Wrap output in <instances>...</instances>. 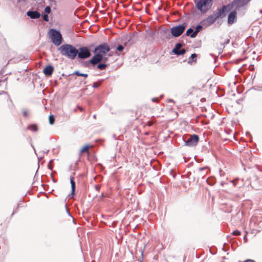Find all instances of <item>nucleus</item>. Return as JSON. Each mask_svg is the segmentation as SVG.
<instances>
[{"instance_id":"obj_2","label":"nucleus","mask_w":262,"mask_h":262,"mask_svg":"<svg viewBox=\"0 0 262 262\" xmlns=\"http://www.w3.org/2000/svg\"><path fill=\"white\" fill-rule=\"evenodd\" d=\"M229 0H217V4L221 5L222 7L214 12L216 17L219 18H223L226 16V14L229 12Z\"/></svg>"},{"instance_id":"obj_1","label":"nucleus","mask_w":262,"mask_h":262,"mask_svg":"<svg viewBox=\"0 0 262 262\" xmlns=\"http://www.w3.org/2000/svg\"><path fill=\"white\" fill-rule=\"evenodd\" d=\"M58 50L62 55L72 60L74 59L78 54V50L70 44L63 45Z\"/></svg>"},{"instance_id":"obj_24","label":"nucleus","mask_w":262,"mask_h":262,"mask_svg":"<svg viewBox=\"0 0 262 262\" xmlns=\"http://www.w3.org/2000/svg\"><path fill=\"white\" fill-rule=\"evenodd\" d=\"M74 74L77 75V76H83V77H88V74H82V73H80L78 71H76L74 73Z\"/></svg>"},{"instance_id":"obj_22","label":"nucleus","mask_w":262,"mask_h":262,"mask_svg":"<svg viewBox=\"0 0 262 262\" xmlns=\"http://www.w3.org/2000/svg\"><path fill=\"white\" fill-rule=\"evenodd\" d=\"M98 68L100 70H104L106 67V64L104 63H101L98 65Z\"/></svg>"},{"instance_id":"obj_29","label":"nucleus","mask_w":262,"mask_h":262,"mask_svg":"<svg viewBox=\"0 0 262 262\" xmlns=\"http://www.w3.org/2000/svg\"><path fill=\"white\" fill-rule=\"evenodd\" d=\"M123 48H123V47L122 45H119L117 47V49L119 51H122L123 50Z\"/></svg>"},{"instance_id":"obj_17","label":"nucleus","mask_w":262,"mask_h":262,"mask_svg":"<svg viewBox=\"0 0 262 262\" xmlns=\"http://www.w3.org/2000/svg\"><path fill=\"white\" fill-rule=\"evenodd\" d=\"M203 27V25H202V26L198 25L197 27H196V29H195V30L194 31V32H193V33H192V34L190 35V37L192 38L195 37L196 36L197 34L202 29Z\"/></svg>"},{"instance_id":"obj_4","label":"nucleus","mask_w":262,"mask_h":262,"mask_svg":"<svg viewBox=\"0 0 262 262\" xmlns=\"http://www.w3.org/2000/svg\"><path fill=\"white\" fill-rule=\"evenodd\" d=\"M212 6V0H199L196 3V7L202 13H206Z\"/></svg>"},{"instance_id":"obj_26","label":"nucleus","mask_w":262,"mask_h":262,"mask_svg":"<svg viewBox=\"0 0 262 262\" xmlns=\"http://www.w3.org/2000/svg\"><path fill=\"white\" fill-rule=\"evenodd\" d=\"M234 89H235V91H233V90L231 91V92L233 93L232 94V96H235V92H237V94L238 95H239L240 93L239 92H238V91H237V86H235Z\"/></svg>"},{"instance_id":"obj_3","label":"nucleus","mask_w":262,"mask_h":262,"mask_svg":"<svg viewBox=\"0 0 262 262\" xmlns=\"http://www.w3.org/2000/svg\"><path fill=\"white\" fill-rule=\"evenodd\" d=\"M49 37L52 43L56 46H59L62 42V35L59 31L51 29L49 32Z\"/></svg>"},{"instance_id":"obj_32","label":"nucleus","mask_w":262,"mask_h":262,"mask_svg":"<svg viewBox=\"0 0 262 262\" xmlns=\"http://www.w3.org/2000/svg\"><path fill=\"white\" fill-rule=\"evenodd\" d=\"M191 57L192 58H196V54H192L191 56Z\"/></svg>"},{"instance_id":"obj_28","label":"nucleus","mask_w":262,"mask_h":262,"mask_svg":"<svg viewBox=\"0 0 262 262\" xmlns=\"http://www.w3.org/2000/svg\"><path fill=\"white\" fill-rule=\"evenodd\" d=\"M42 17H43V19H44V20H45L46 21H49V17L48 15V14H43L42 15Z\"/></svg>"},{"instance_id":"obj_20","label":"nucleus","mask_w":262,"mask_h":262,"mask_svg":"<svg viewBox=\"0 0 262 262\" xmlns=\"http://www.w3.org/2000/svg\"><path fill=\"white\" fill-rule=\"evenodd\" d=\"M28 128L34 132H36L37 130V127L35 125H31L28 126Z\"/></svg>"},{"instance_id":"obj_19","label":"nucleus","mask_w":262,"mask_h":262,"mask_svg":"<svg viewBox=\"0 0 262 262\" xmlns=\"http://www.w3.org/2000/svg\"><path fill=\"white\" fill-rule=\"evenodd\" d=\"M70 182L71 184L72 193H74L75 189V183L72 178H71L70 179Z\"/></svg>"},{"instance_id":"obj_21","label":"nucleus","mask_w":262,"mask_h":262,"mask_svg":"<svg viewBox=\"0 0 262 262\" xmlns=\"http://www.w3.org/2000/svg\"><path fill=\"white\" fill-rule=\"evenodd\" d=\"M232 234V235L237 236L241 234V232L237 230L233 231L231 233H230V235ZM231 238V237L230 236V239ZM231 241H230V243Z\"/></svg>"},{"instance_id":"obj_5","label":"nucleus","mask_w":262,"mask_h":262,"mask_svg":"<svg viewBox=\"0 0 262 262\" xmlns=\"http://www.w3.org/2000/svg\"><path fill=\"white\" fill-rule=\"evenodd\" d=\"M251 0H233L230 3V10L234 9L236 10L239 11L242 9L245 10V6L248 5Z\"/></svg>"},{"instance_id":"obj_27","label":"nucleus","mask_w":262,"mask_h":262,"mask_svg":"<svg viewBox=\"0 0 262 262\" xmlns=\"http://www.w3.org/2000/svg\"><path fill=\"white\" fill-rule=\"evenodd\" d=\"M45 12L46 14H49L51 12V8L49 6H47L45 9Z\"/></svg>"},{"instance_id":"obj_31","label":"nucleus","mask_w":262,"mask_h":262,"mask_svg":"<svg viewBox=\"0 0 262 262\" xmlns=\"http://www.w3.org/2000/svg\"><path fill=\"white\" fill-rule=\"evenodd\" d=\"M27 114H28V112L27 111H24L23 112V115L25 117H27Z\"/></svg>"},{"instance_id":"obj_34","label":"nucleus","mask_w":262,"mask_h":262,"mask_svg":"<svg viewBox=\"0 0 262 262\" xmlns=\"http://www.w3.org/2000/svg\"><path fill=\"white\" fill-rule=\"evenodd\" d=\"M234 80L233 81V83L234 84V85H235V83H236V81H235V75H234Z\"/></svg>"},{"instance_id":"obj_39","label":"nucleus","mask_w":262,"mask_h":262,"mask_svg":"<svg viewBox=\"0 0 262 262\" xmlns=\"http://www.w3.org/2000/svg\"><path fill=\"white\" fill-rule=\"evenodd\" d=\"M260 12L261 13H262V10H261V11H260Z\"/></svg>"},{"instance_id":"obj_12","label":"nucleus","mask_w":262,"mask_h":262,"mask_svg":"<svg viewBox=\"0 0 262 262\" xmlns=\"http://www.w3.org/2000/svg\"><path fill=\"white\" fill-rule=\"evenodd\" d=\"M103 59V57L101 56L100 55L96 54L94 56V57L90 60V62L93 64H96L99 62L101 61Z\"/></svg>"},{"instance_id":"obj_15","label":"nucleus","mask_w":262,"mask_h":262,"mask_svg":"<svg viewBox=\"0 0 262 262\" xmlns=\"http://www.w3.org/2000/svg\"><path fill=\"white\" fill-rule=\"evenodd\" d=\"M54 71V68L52 66H47L44 69H43V73L46 76H51L53 72Z\"/></svg>"},{"instance_id":"obj_30","label":"nucleus","mask_w":262,"mask_h":262,"mask_svg":"<svg viewBox=\"0 0 262 262\" xmlns=\"http://www.w3.org/2000/svg\"><path fill=\"white\" fill-rule=\"evenodd\" d=\"M99 83H97V82H94V83H93V86L94 88H98V87L99 86Z\"/></svg>"},{"instance_id":"obj_36","label":"nucleus","mask_w":262,"mask_h":262,"mask_svg":"<svg viewBox=\"0 0 262 262\" xmlns=\"http://www.w3.org/2000/svg\"><path fill=\"white\" fill-rule=\"evenodd\" d=\"M228 23H229V15L228 16Z\"/></svg>"},{"instance_id":"obj_37","label":"nucleus","mask_w":262,"mask_h":262,"mask_svg":"<svg viewBox=\"0 0 262 262\" xmlns=\"http://www.w3.org/2000/svg\"><path fill=\"white\" fill-rule=\"evenodd\" d=\"M246 134H247V135H249V136H251V135H250V134L249 133L247 132Z\"/></svg>"},{"instance_id":"obj_33","label":"nucleus","mask_w":262,"mask_h":262,"mask_svg":"<svg viewBox=\"0 0 262 262\" xmlns=\"http://www.w3.org/2000/svg\"><path fill=\"white\" fill-rule=\"evenodd\" d=\"M1 82H2V81L0 82V85H1ZM3 83L4 84L5 82H3ZM4 92V91H3V90L0 91V94H3Z\"/></svg>"},{"instance_id":"obj_25","label":"nucleus","mask_w":262,"mask_h":262,"mask_svg":"<svg viewBox=\"0 0 262 262\" xmlns=\"http://www.w3.org/2000/svg\"><path fill=\"white\" fill-rule=\"evenodd\" d=\"M194 32V31H193V30L192 28H189L186 31V35L190 36V35L192 34V33H193Z\"/></svg>"},{"instance_id":"obj_23","label":"nucleus","mask_w":262,"mask_h":262,"mask_svg":"<svg viewBox=\"0 0 262 262\" xmlns=\"http://www.w3.org/2000/svg\"><path fill=\"white\" fill-rule=\"evenodd\" d=\"M49 122L51 124H53L55 121V118L53 115H51L49 116Z\"/></svg>"},{"instance_id":"obj_38","label":"nucleus","mask_w":262,"mask_h":262,"mask_svg":"<svg viewBox=\"0 0 262 262\" xmlns=\"http://www.w3.org/2000/svg\"><path fill=\"white\" fill-rule=\"evenodd\" d=\"M233 139H234L236 140V139H235V135H234V136H233Z\"/></svg>"},{"instance_id":"obj_7","label":"nucleus","mask_w":262,"mask_h":262,"mask_svg":"<svg viewBox=\"0 0 262 262\" xmlns=\"http://www.w3.org/2000/svg\"><path fill=\"white\" fill-rule=\"evenodd\" d=\"M110 51V48L106 43L99 45L95 49V52L103 57V55Z\"/></svg>"},{"instance_id":"obj_10","label":"nucleus","mask_w":262,"mask_h":262,"mask_svg":"<svg viewBox=\"0 0 262 262\" xmlns=\"http://www.w3.org/2000/svg\"><path fill=\"white\" fill-rule=\"evenodd\" d=\"M199 138L198 135L191 136L185 142V145L188 146H193L197 145Z\"/></svg>"},{"instance_id":"obj_16","label":"nucleus","mask_w":262,"mask_h":262,"mask_svg":"<svg viewBox=\"0 0 262 262\" xmlns=\"http://www.w3.org/2000/svg\"><path fill=\"white\" fill-rule=\"evenodd\" d=\"M230 183H232L233 186H237L238 188H240L243 185L242 182H239V179H236L234 180H230Z\"/></svg>"},{"instance_id":"obj_35","label":"nucleus","mask_w":262,"mask_h":262,"mask_svg":"<svg viewBox=\"0 0 262 262\" xmlns=\"http://www.w3.org/2000/svg\"><path fill=\"white\" fill-rule=\"evenodd\" d=\"M157 98H153L152 99V101L154 102H157Z\"/></svg>"},{"instance_id":"obj_14","label":"nucleus","mask_w":262,"mask_h":262,"mask_svg":"<svg viewBox=\"0 0 262 262\" xmlns=\"http://www.w3.org/2000/svg\"><path fill=\"white\" fill-rule=\"evenodd\" d=\"M237 10L234 9L230 11V25L235 23L237 20Z\"/></svg>"},{"instance_id":"obj_11","label":"nucleus","mask_w":262,"mask_h":262,"mask_svg":"<svg viewBox=\"0 0 262 262\" xmlns=\"http://www.w3.org/2000/svg\"><path fill=\"white\" fill-rule=\"evenodd\" d=\"M182 44L178 43L176 44L175 48L173 50V52L177 55H183L184 54L186 50L184 49H181Z\"/></svg>"},{"instance_id":"obj_6","label":"nucleus","mask_w":262,"mask_h":262,"mask_svg":"<svg viewBox=\"0 0 262 262\" xmlns=\"http://www.w3.org/2000/svg\"><path fill=\"white\" fill-rule=\"evenodd\" d=\"M185 29V26L184 25H180L172 27L171 29V33L172 36L178 37L183 33Z\"/></svg>"},{"instance_id":"obj_8","label":"nucleus","mask_w":262,"mask_h":262,"mask_svg":"<svg viewBox=\"0 0 262 262\" xmlns=\"http://www.w3.org/2000/svg\"><path fill=\"white\" fill-rule=\"evenodd\" d=\"M77 56H78V57L79 58L85 59L89 58L91 56V53L87 47H81L78 50V54Z\"/></svg>"},{"instance_id":"obj_13","label":"nucleus","mask_w":262,"mask_h":262,"mask_svg":"<svg viewBox=\"0 0 262 262\" xmlns=\"http://www.w3.org/2000/svg\"><path fill=\"white\" fill-rule=\"evenodd\" d=\"M27 15L32 19L38 18L40 16V14L37 11H29L27 13Z\"/></svg>"},{"instance_id":"obj_9","label":"nucleus","mask_w":262,"mask_h":262,"mask_svg":"<svg viewBox=\"0 0 262 262\" xmlns=\"http://www.w3.org/2000/svg\"><path fill=\"white\" fill-rule=\"evenodd\" d=\"M217 18L215 14L213 13L212 15H210L207 18L204 19L201 23L203 26L207 27L213 24Z\"/></svg>"},{"instance_id":"obj_18","label":"nucleus","mask_w":262,"mask_h":262,"mask_svg":"<svg viewBox=\"0 0 262 262\" xmlns=\"http://www.w3.org/2000/svg\"><path fill=\"white\" fill-rule=\"evenodd\" d=\"M90 146L89 145H86L84 146L80 150V154H82L84 152H88L90 148Z\"/></svg>"}]
</instances>
